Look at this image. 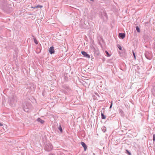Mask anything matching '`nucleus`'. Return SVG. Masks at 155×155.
I'll use <instances>...</instances> for the list:
<instances>
[{"mask_svg":"<svg viewBox=\"0 0 155 155\" xmlns=\"http://www.w3.org/2000/svg\"><path fill=\"white\" fill-rule=\"evenodd\" d=\"M45 144V146L44 148L45 150L49 151L52 149L53 147L51 144L50 142H46Z\"/></svg>","mask_w":155,"mask_h":155,"instance_id":"1","label":"nucleus"},{"mask_svg":"<svg viewBox=\"0 0 155 155\" xmlns=\"http://www.w3.org/2000/svg\"><path fill=\"white\" fill-rule=\"evenodd\" d=\"M10 5L9 4L6 5L5 6L3 7V9L4 11L7 13H10L12 11V8L10 7Z\"/></svg>","mask_w":155,"mask_h":155,"instance_id":"2","label":"nucleus"},{"mask_svg":"<svg viewBox=\"0 0 155 155\" xmlns=\"http://www.w3.org/2000/svg\"><path fill=\"white\" fill-rule=\"evenodd\" d=\"M11 97L12 99L11 100V102L12 104L13 103L14 104H15L18 100L17 96L15 94H12Z\"/></svg>","mask_w":155,"mask_h":155,"instance_id":"3","label":"nucleus"},{"mask_svg":"<svg viewBox=\"0 0 155 155\" xmlns=\"http://www.w3.org/2000/svg\"><path fill=\"white\" fill-rule=\"evenodd\" d=\"M107 18L108 17L107 13L104 12H103L101 14V18L103 19L104 21H106L107 20Z\"/></svg>","mask_w":155,"mask_h":155,"instance_id":"4","label":"nucleus"},{"mask_svg":"<svg viewBox=\"0 0 155 155\" xmlns=\"http://www.w3.org/2000/svg\"><path fill=\"white\" fill-rule=\"evenodd\" d=\"M28 89H29L28 91H30V92H33L35 90V88L34 85L32 84H31L30 86H28Z\"/></svg>","mask_w":155,"mask_h":155,"instance_id":"5","label":"nucleus"},{"mask_svg":"<svg viewBox=\"0 0 155 155\" xmlns=\"http://www.w3.org/2000/svg\"><path fill=\"white\" fill-rule=\"evenodd\" d=\"M81 53L84 57L88 58H90V55L85 51H81Z\"/></svg>","mask_w":155,"mask_h":155,"instance_id":"6","label":"nucleus"},{"mask_svg":"<svg viewBox=\"0 0 155 155\" xmlns=\"http://www.w3.org/2000/svg\"><path fill=\"white\" fill-rule=\"evenodd\" d=\"M94 52L95 56L97 58L100 55V52L99 50L98 49H94Z\"/></svg>","mask_w":155,"mask_h":155,"instance_id":"7","label":"nucleus"},{"mask_svg":"<svg viewBox=\"0 0 155 155\" xmlns=\"http://www.w3.org/2000/svg\"><path fill=\"white\" fill-rule=\"evenodd\" d=\"M54 49V47L52 46L50 47L49 48V52L51 54H52L54 53L55 51Z\"/></svg>","mask_w":155,"mask_h":155,"instance_id":"8","label":"nucleus"},{"mask_svg":"<svg viewBox=\"0 0 155 155\" xmlns=\"http://www.w3.org/2000/svg\"><path fill=\"white\" fill-rule=\"evenodd\" d=\"M118 36L120 38L123 39L125 37V34L124 33H119Z\"/></svg>","mask_w":155,"mask_h":155,"instance_id":"9","label":"nucleus"},{"mask_svg":"<svg viewBox=\"0 0 155 155\" xmlns=\"http://www.w3.org/2000/svg\"><path fill=\"white\" fill-rule=\"evenodd\" d=\"M81 144L82 147L84 148V151H86L87 149V147L86 144L83 142H81Z\"/></svg>","mask_w":155,"mask_h":155,"instance_id":"10","label":"nucleus"},{"mask_svg":"<svg viewBox=\"0 0 155 155\" xmlns=\"http://www.w3.org/2000/svg\"><path fill=\"white\" fill-rule=\"evenodd\" d=\"M2 2L3 4V6H5L6 5L9 4L8 3V2L7 0H2Z\"/></svg>","mask_w":155,"mask_h":155,"instance_id":"11","label":"nucleus"},{"mask_svg":"<svg viewBox=\"0 0 155 155\" xmlns=\"http://www.w3.org/2000/svg\"><path fill=\"white\" fill-rule=\"evenodd\" d=\"M37 120L39 122H40L41 123L43 124L44 122V121L41 119L40 118H38Z\"/></svg>","mask_w":155,"mask_h":155,"instance_id":"12","label":"nucleus"},{"mask_svg":"<svg viewBox=\"0 0 155 155\" xmlns=\"http://www.w3.org/2000/svg\"><path fill=\"white\" fill-rule=\"evenodd\" d=\"M62 87L63 88L66 90H68L69 89V87L66 85H63Z\"/></svg>","mask_w":155,"mask_h":155,"instance_id":"13","label":"nucleus"},{"mask_svg":"<svg viewBox=\"0 0 155 155\" xmlns=\"http://www.w3.org/2000/svg\"><path fill=\"white\" fill-rule=\"evenodd\" d=\"M42 7H43V6L42 5H38L36 6L32 7L31 8H33L34 9H35L36 8H41Z\"/></svg>","mask_w":155,"mask_h":155,"instance_id":"14","label":"nucleus"},{"mask_svg":"<svg viewBox=\"0 0 155 155\" xmlns=\"http://www.w3.org/2000/svg\"><path fill=\"white\" fill-rule=\"evenodd\" d=\"M101 118L102 119H104L106 118V116L104 115V114L102 113H101Z\"/></svg>","mask_w":155,"mask_h":155,"instance_id":"15","label":"nucleus"},{"mask_svg":"<svg viewBox=\"0 0 155 155\" xmlns=\"http://www.w3.org/2000/svg\"><path fill=\"white\" fill-rule=\"evenodd\" d=\"M23 109L26 112H28L29 110V109L28 107H27L26 108H25V107H23Z\"/></svg>","mask_w":155,"mask_h":155,"instance_id":"16","label":"nucleus"},{"mask_svg":"<svg viewBox=\"0 0 155 155\" xmlns=\"http://www.w3.org/2000/svg\"><path fill=\"white\" fill-rule=\"evenodd\" d=\"M58 129L60 130L61 133H62L63 132L62 129V128L61 126L60 125H59L58 127Z\"/></svg>","mask_w":155,"mask_h":155,"instance_id":"17","label":"nucleus"},{"mask_svg":"<svg viewBox=\"0 0 155 155\" xmlns=\"http://www.w3.org/2000/svg\"><path fill=\"white\" fill-rule=\"evenodd\" d=\"M33 39H34V42L36 44H38V41H37V40H36V38H34Z\"/></svg>","mask_w":155,"mask_h":155,"instance_id":"18","label":"nucleus"},{"mask_svg":"<svg viewBox=\"0 0 155 155\" xmlns=\"http://www.w3.org/2000/svg\"><path fill=\"white\" fill-rule=\"evenodd\" d=\"M136 30L138 32H140V28H139V27L138 26H136Z\"/></svg>","mask_w":155,"mask_h":155,"instance_id":"19","label":"nucleus"},{"mask_svg":"<svg viewBox=\"0 0 155 155\" xmlns=\"http://www.w3.org/2000/svg\"><path fill=\"white\" fill-rule=\"evenodd\" d=\"M105 52L107 57H110V55L107 51H105Z\"/></svg>","mask_w":155,"mask_h":155,"instance_id":"20","label":"nucleus"},{"mask_svg":"<svg viewBox=\"0 0 155 155\" xmlns=\"http://www.w3.org/2000/svg\"><path fill=\"white\" fill-rule=\"evenodd\" d=\"M119 113H121V114H123V113H124V112H123V110H122V109H119Z\"/></svg>","mask_w":155,"mask_h":155,"instance_id":"21","label":"nucleus"},{"mask_svg":"<svg viewBox=\"0 0 155 155\" xmlns=\"http://www.w3.org/2000/svg\"><path fill=\"white\" fill-rule=\"evenodd\" d=\"M126 153L128 155H131V153L127 150H126Z\"/></svg>","mask_w":155,"mask_h":155,"instance_id":"22","label":"nucleus"},{"mask_svg":"<svg viewBox=\"0 0 155 155\" xmlns=\"http://www.w3.org/2000/svg\"><path fill=\"white\" fill-rule=\"evenodd\" d=\"M118 48H119V49L120 50H122V47H121V46L119 45H118L117 46Z\"/></svg>","mask_w":155,"mask_h":155,"instance_id":"23","label":"nucleus"},{"mask_svg":"<svg viewBox=\"0 0 155 155\" xmlns=\"http://www.w3.org/2000/svg\"><path fill=\"white\" fill-rule=\"evenodd\" d=\"M132 53H133V55H134V58L135 59H136V56L134 52V51H132Z\"/></svg>","mask_w":155,"mask_h":155,"instance_id":"24","label":"nucleus"},{"mask_svg":"<svg viewBox=\"0 0 155 155\" xmlns=\"http://www.w3.org/2000/svg\"><path fill=\"white\" fill-rule=\"evenodd\" d=\"M153 141H155V134H154L153 135Z\"/></svg>","mask_w":155,"mask_h":155,"instance_id":"25","label":"nucleus"},{"mask_svg":"<svg viewBox=\"0 0 155 155\" xmlns=\"http://www.w3.org/2000/svg\"><path fill=\"white\" fill-rule=\"evenodd\" d=\"M112 105H113V102L111 101V103L110 104V108H111V107H112Z\"/></svg>","mask_w":155,"mask_h":155,"instance_id":"26","label":"nucleus"},{"mask_svg":"<svg viewBox=\"0 0 155 155\" xmlns=\"http://www.w3.org/2000/svg\"><path fill=\"white\" fill-rule=\"evenodd\" d=\"M145 56H146V58L147 59H150L149 58H148V57H147V54H146V53H145Z\"/></svg>","mask_w":155,"mask_h":155,"instance_id":"27","label":"nucleus"},{"mask_svg":"<svg viewBox=\"0 0 155 155\" xmlns=\"http://www.w3.org/2000/svg\"><path fill=\"white\" fill-rule=\"evenodd\" d=\"M49 155H55L53 153H51L49 154Z\"/></svg>","mask_w":155,"mask_h":155,"instance_id":"28","label":"nucleus"},{"mask_svg":"<svg viewBox=\"0 0 155 155\" xmlns=\"http://www.w3.org/2000/svg\"><path fill=\"white\" fill-rule=\"evenodd\" d=\"M2 124L0 122V126H2Z\"/></svg>","mask_w":155,"mask_h":155,"instance_id":"29","label":"nucleus"},{"mask_svg":"<svg viewBox=\"0 0 155 155\" xmlns=\"http://www.w3.org/2000/svg\"><path fill=\"white\" fill-rule=\"evenodd\" d=\"M91 58H92V59H91V60H92V59H93L94 58H92V57Z\"/></svg>","mask_w":155,"mask_h":155,"instance_id":"30","label":"nucleus"},{"mask_svg":"<svg viewBox=\"0 0 155 155\" xmlns=\"http://www.w3.org/2000/svg\"><path fill=\"white\" fill-rule=\"evenodd\" d=\"M91 1H94V0H90Z\"/></svg>","mask_w":155,"mask_h":155,"instance_id":"31","label":"nucleus"},{"mask_svg":"<svg viewBox=\"0 0 155 155\" xmlns=\"http://www.w3.org/2000/svg\"><path fill=\"white\" fill-rule=\"evenodd\" d=\"M25 108H26L27 107V106H25Z\"/></svg>","mask_w":155,"mask_h":155,"instance_id":"32","label":"nucleus"}]
</instances>
